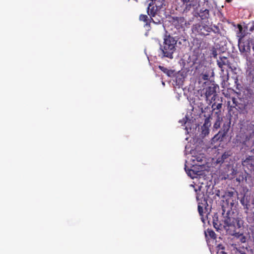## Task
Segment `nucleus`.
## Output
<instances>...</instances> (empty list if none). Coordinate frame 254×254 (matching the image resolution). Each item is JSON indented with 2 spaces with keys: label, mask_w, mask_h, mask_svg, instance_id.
I'll list each match as a JSON object with an SVG mask.
<instances>
[{
  "label": "nucleus",
  "mask_w": 254,
  "mask_h": 254,
  "mask_svg": "<svg viewBox=\"0 0 254 254\" xmlns=\"http://www.w3.org/2000/svg\"><path fill=\"white\" fill-rule=\"evenodd\" d=\"M238 30L236 31V36L238 38V47L241 54L247 62H251L250 57L251 46L250 44L254 42L251 33L248 32L244 29L243 26L239 24L237 25Z\"/></svg>",
  "instance_id": "f257e3e1"
},
{
  "label": "nucleus",
  "mask_w": 254,
  "mask_h": 254,
  "mask_svg": "<svg viewBox=\"0 0 254 254\" xmlns=\"http://www.w3.org/2000/svg\"><path fill=\"white\" fill-rule=\"evenodd\" d=\"M163 44L160 45V46L161 58L173 59V54L176 50L178 40L166 32L163 37Z\"/></svg>",
  "instance_id": "f03ea898"
},
{
  "label": "nucleus",
  "mask_w": 254,
  "mask_h": 254,
  "mask_svg": "<svg viewBox=\"0 0 254 254\" xmlns=\"http://www.w3.org/2000/svg\"><path fill=\"white\" fill-rule=\"evenodd\" d=\"M193 33L196 35L205 37L209 35L211 32V25L208 21L204 22L202 21L193 24L191 28Z\"/></svg>",
  "instance_id": "7ed1b4c3"
},
{
  "label": "nucleus",
  "mask_w": 254,
  "mask_h": 254,
  "mask_svg": "<svg viewBox=\"0 0 254 254\" xmlns=\"http://www.w3.org/2000/svg\"><path fill=\"white\" fill-rule=\"evenodd\" d=\"M233 104L230 105V102L227 103L229 110H232L233 108H235L240 113L245 114L246 111V107L247 103L243 98H236L232 97L231 98Z\"/></svg>",
  "instance_id": "20e7f679"
},
{
  "label": "nucleus",
  "mask_w": 254,
  "mask_h": 254,
  "mask_svg": "<svg viewBox=\"0 0 254 254\" xmlns=\"http://www.w3.org/2000/svg\"><path fill=\"white\" fill-rule=\"evenodd\" d=\"M222 221L223 223V227L225 230H228L230 227H237L239 228L241 226L240 220L238 218H236L230 216V210L227 211L226 215L223 216Z\"/></svg>",
  "instance_id": "39448f33"
},
{
  "label": "nucleus",
  "mask_w": 254,
  "mask_h": 254,
  "mask_svg": "<svg viewBox=\"0 0 254 254\" xmlns=\"http://www.w3.org/2000/svg\"><path fill=\"white\" fill-rule=\"evenodd\" d=\"M217 64L224 74L225 70H226V74H228V68L230 69L231 70L236 69L235 67L232 66L229 59L225 57H220L219 59L217 61Z\"/></svg>",
  "instance_id": "423d86ee"
},
{
  "label": "nucleus",
  "mask_w": 254,
  "mask_h": 254,
  "mask_svg": "<svg viewBox=\"0 0 254 254\" xmlns=\"http://www.w3.org/2000/svg\"><path fill=\"white\" fill-rule=\"evenodd\" d=\"M147 2H149L147 6V12L148 14L150 16L151 20L153 22L157 23L159 22H155L152 17H154L157 14V13L159 10L158 7L155 4V2L153 0H148Z\"/></svg>",
  "instance_id": "0eeeda50"
},
{
  "label": "nucleus",
  "mask_w": 254,
  "mask_h": 254,
  "mask_svg": "<svg viewBox=\"0 0 254 254\" xmlns=\"http://www.w3.org/2000/svg\"><path fill=\"white\" fill-rule=\"evenodd\" d=\"M230 122H226L224 123L223 127L221 130L216 134L214 137V139L216 140L222 141L224 137L228 133L230 128Z\"/></svg>",
  "instance_id": "6e6552de"
},
{
  "label": "nucleus",
  "mask_w": 254,
  "mask_h": 254,
  "mask_svg": "<svg viewBox=\"0 0 254 254\" xmlns=\"http://www.w3.org/2000/svg\"><path fill=\"white\" fill-rule=\"evenodd\" d=\"M237 195V192L236 191H226L225 193L224 197L226 198V201L227 202L228 205H229L230 209L233 207L236 198L234 197L235 195Z\"/></svg>",
  "instance_id": "1a4fd4ad"
},
{
  "label": "nucleus",
  "mask_w": 254,
  "mask_h": 254,
  "mask_svg": "<svg viewBox=\"0 0 254 254\" xmlns=\"http://www.w3.org/2000/svg\"><path fill=\"white\" fill-rule=\"evenodd\" d=\"M242 165L245 168L251 172L254 171V156H249L242 161Z\"/></svg>",
  "instance_id": "9d476101"
},
{
  "label": "nucleus",
  "mask_w": 254,
  "mask_h": 254,
  "mask_svg": "<svg viewBox=\"0 0 254 254\" xmlns=\"http://www.w3.org/2000/svg\"><path fill=\"white\" fill-rule=\"evenodd\" d=\"M216 95V92L214 87L209 86L206 88L205 97L207 101L209 100L212 102L215 100V97Z\"/></svg>",
  "instance_id": "9b49d317"
},
{
  "label": "nucleus",
  "mask_w": 254,
  "mask_h": 254,
  "mask_svg": "<svg viewBox=\"0 0 254 254\" xmlns=\"http://www.w3.org/2000/svg\"><path fill=\"white\" fill-rule=\"evenodd\" d=\"M226 173L227 178L230 179H233L236 177V175L239 173V172L236 166L229 165L228 166Z\"/></svg>",
  "instance_id": "f8f14e48"
},
{
  "label": "nucleus",
  "mask_w": 254,
  "mask_h": 254,
  "mask_svg": "<svg viewBox=\"0 0 254 254\" xmlns=\"http://www.w3.org/2000/svg\"><path fill=\"white\" fill-rule=\"evenodd\" d=\"M247 79L251 84L254 83V66L248 65L246 69Z\"/></svg>",
  "instance_id": "ddd939ff"
},
{
  "label": "nucleus",
  "mask_w": 254,
  "mask_h": 254,
  "mask_svg": "<svg viewBox=\"0 0 254 254\" xmlns=\"http://www.w3.org/2000/svg\"><path fill=\"white\" fill-rule=\"evenodd\" d=\"M197 14L202 20L208 19L210 16L209 10L204 7L201 8Z\"/></svg>",
  "instance_id": "4468645a"
},
{
  "label": "nucleus",
  "mask_w": 254,
  "mask_h": 254,
  "mask_svg": "<svg viewBox=\"0 0 254 254\" xmlns=\"http://www.w3.org/2000/svg\"><path fill=\"white\" fill-rule=\"evenodd\" d=\"M184 4H186V9L190 10L191 7H192L193 9L196 7L197 4V0H181Z\"/></svg>",
  "instance_id": "2eb2a0df"
},
{
  "label": "nucleus",
  "mask_w": 254,
  "mask_h": 254,
  "mask_svg": "<svg viewBox=\"0 0 254 254\" xmlns=\"http://www.w3.org/2000/svg\"><path fill=\"white\" fill-rule=\"evenodd\" d=\"M230 156V154L229 152H224L221 157H219L217 159V163L219 164H222L227 161V160Z\"/></svg>",
  "instance_id": "dca6fc26"
},
{
  "label": "nucleus",
  "mask_w": 254,
  "mask_h": 254,
  "mask_svg": "<svg viewBox=\"0 0 254 254\" xmlns=\"http://www.w3.org/2000/svg\"><path fill=\"white\" fill-rule=\"evenodd\" d=\"M213 227L217 231L221 230L222 228L223 227V225L218 220L217 216L213 217Z\"/></svg>",
  "instance_id": "f3484780"
},
{
  "label": "nucleus",
  "mask_w": 254,
  "mask_h": 254,
  "mask_svg": "<svg viewBox=\"0 0 254 254\" xmlns=\"http://www.w3.org/2000/svg\"><path fill=\"white\" fill-rule=\"evenodd\" d=\"M241 204L243 206L244 209L245 210V213H248L249 210V201L245 196H243L240 200Z\"/></svg>",
  "instance_id": "a211bd4d"
},
{
  "label": "nucleus",
  "mask_w": 254,
  "mask_h": 254,
  "mask_svg": "<svg viewBox=\"0 0 254 254\" xmlns=\"http://www.w3.org/2000/svg\"><path fill=\"white\" fill-rule=\"evenodd\" d=\"M222 104L221 103H218L217 104L215 103H214L212 105V108L213 109V111H215L216 110H217V111L215 112V114H217V115L219 116L221 113L220 109L222 108Z\"/></svg>",
  "instance_id": "6ab92c4d"
},
{
  "label": "nucleus",
  "mask_w": 254,
  "mask_h": 254,
  "mask_svg": "<svg viewBox=\"0 0 254 254\" xmlns=\"http://www.w3.org/2000/svg\"><path fill=\"white\" fill-rule=\"evenodd\" d=\"M205 234L206 237L209 236L213 239H216V235L212 229H207V231L205 232Z\"/></svg>",
  "instance_id": "aec40b11"
},
{
  "label": "nucleus",
  "mask_w": 254,
  "mask_h": 254,
  "mask_svg": "<svg viewBox=\"0 0 254 254\" xmlns=\"http://www.w3.org/2000/svg\"><path fill=\"white\" fill-rule=\"evenodd\" d=\"M193 161H196L197 162L201 163L203 161V159H204V154H199L198 155L193 156Z\"/></svg>",
  "instance_id": "412c9836"
},
{
  "label": "nucleus",
  "mask_w": 254,
  "mask_h": 254,
  "mask_svg": "<svg viewBox=\"0 0 254 254\" xmlns=\"http://www.w3.org/2000/svg\"><path fill=\"white\" fill-rule=\"evenodd\" d=\"M222 121V118L220 117L219 115H217L216 121L213 125L214 128L215 129L220 128Z\"/></svg>",
  "instance_id": "4be33fe9"
},
{
  "label": "nucleus",
  "mask_w": 254,
  "mask_h": 254,
  "mask_svg": "<svg viewBox=\"0 0 254 254\" xmlns=\"http://www.w3.org/2000/svg\"><path fill=\"white\" fill-rule=\"evenodd\" d=\"M209 127L202 126L201 127V134L203 136H205L209 133Z\"/></svg>",
  "instance_id": "5701e85b"
},
{
  "label": "nucleus",
  "mask_w": 254,
  "mask_h": 254,
  "mask_svg": "<svg viewBox=\"0 0 254 254\" xmlns=\"http://www.w3.org/2000/svg\"><path fill=\"white\" fill-rule=\"evenodd\" d=\"M139 20L140 21H142L146 23V24H147L148 23V18L147 15L145 14H140L139 16Z\"/></svg>",
  "instance_id": "b1692460"
},
{
  "label": "nucleus",
  "mask_w": 254,
  "mask_h": 254,
  "mask_svg": "<svg viewBox=\"0 0 254 254\" xmlns=\"http://www.w3.org/2000/svg\"><path fill=\"white\" fill-rule=\"evenodd\" d=\"M210 115H208V117H206L205 119L204 123L202 126L209 127L211 126L210 123Z\"/></svg>",
  "instance_id": "393cba45"
},
{
  "label": "nucleus",
  "mask_w": 254,
  "mask_h": 254,
  "mask_svg": "<svg viewBox=\"0 0 254 254\" xmlns=\"http://www.w3.org/2000/svg\"><path fill=\"white\" fill-rule=\"evenodd\" d=\"M211 29H212L211 32H213L215 34H220V29L217 26L214 25L212 27L211 26Z\"/></svg>",
  "instance_id": "a878e982"
},
{
  "label": "nucleus",
  "mask_w": 254,
  "mask_h": 254,
  "mask_svg": "<svg viewBox=\"0 0 254 254\" xmlns=\"http://www.w3.org/2000/svg\"><path fill=\"white\" fill-rule=\"evenodd\" d=\"M245 179L246 180H247L246 177L244 176V175H243V173H241V174H239V177L236 178V181H237V182H238L240 183L243 182Z\"/></svg>",
  "instance_id": "bb28decb"
},
{
  "label": "nucleus",
  "mask_w": 254,
  "mask_h": 254,
  "mask_svg": "<svg viewBox=\"0 0 254 254\" xmlns=\"http://www.w3.org/2000/svg\"><path fill=\"white\" fill-rule=\"evenodd\" d=\"M158 68L162 71H163L164 73H166L168 75H169V70L165 67L163 66H161V65H159L158 66Z\"/></svg>",
  "instance_id": "cd10ccee"
},
{
  "label": "nucleus",
  "mask_w": 254,
  "mask_h": 254,
  "mask_svg": "<svg viewBox=\"0 0 254 254\" xmlns=\"http://www.w3.org/2000/svg\"><path fill=\"white\" fill-rule=\"evenodd\" d=\"M198 211L199 212V215L201 217H203V207L200 205V202L198 203Z\"/></svg>",
  "instance_id": "c85d7f7f"
},
{
  "label": "nucleus",
  "mask_w": 254,
  "mask_h": 254,
  "mask_svg": "<svg viewBox=\"0 0 254 254\" xmlns=\"http://www.w3.org/2000/svg\"><path fill=\"white\" fill-rule=\"evenodd\" d=\"M238 82H239L238 79L237 78H236L235 79V83L236 85V88L237 90H240L241 88H242V86L240 83H238Z\"/></svg>",
  "instance_id": "c756f323"
},
{
  "label": "nucleus",
  "mask_w": 254,
  "mask_h": 254,
  "mask_svg": "<svg viewBox=\"0 0 254 254\" xmlns=\"http://www.w3.org/2000/svg\"><path fill=\"white\" fill-rule=\"evenodd\" d=\"M240 241L242 243L246 242V238L243 234H241L240 236Z\"/></svg>",
  "instance_id": "7c9ffc66"
},
{
  "label": "nucleus",
  "mask_w": 254,
  "mask_h": 254,
  "mask_svg": "<svg viewBox=\"0 0 254 254\" xmlns=\"http://www.w3.org/2000/svg\"><path fill=\"white\" fill-rule=\"evenodd\" d=\"M217 248L218 250H224L225 249L224 246L222 244H218L217 246Z\"/></svg>",
  "instance_id": "2f4dec72"
},
{
  "label": "nucleus",
  "mask_w": 254,
  "mask_h": 254,
  "mask_svg": "<svg viewBox=\"0 0 254 254\" xmlns=\"http://www.w3.org/2000/svg\"><path fill=\"white\" fill-rule=\"evenodd\" d=\"M212 55H213V57L214 58H216L217 56V51L215 49H214L213 51H212Z\"/></svg>",
  "instance_id": "473e14b6"
},
{
  "label": "nucleus",
  "mask_w": 254,
  "mask_h": 254,
  "mask_svg": "<svg viewBox=\"0 0 254 254\" xmlns=\"http://www.w3.org/2000/svg\"><path fill=\"white\" fill-rule=\"evenodd\" d=\"M202 78H203V79H204V80L207 79V78H208V75H206V74H204V75H203V77H202Z\"/></svg>",
  "instance_id": "72a5a7b5"
},
{
  "label": "nucleus",
  "mask_w": 254,
  "mask_h": 254,
  "mask_svg": "<svg viewBox=\"0 0 254 254\" xmlns=\"http://www.w3.org/2000/svg\"><path fill=\"white\" fill-rule=\"evenodd\" d=\"M200 196V194H197L196 199L198 200L199 199V197Z\"/></svg>",
  "instance_id": "f704fd0d"
},
{
  "label": "nucleus",
  "mask_w": 254,
  "mask_h": 254,
  "mask_svg": "<svg viewBox=\"0 0 254 254\" xmlns=\"http://www.w3.org/2000/svg\"><path fill=\"white\" fill-rule=\"evenodd\" d=\"M239 253H240V254H247L245 252L242 251H240Z\"/></svg>",
  "instance_id": "c9c22d12"
},
{
  "label": "nucleus",
  "mask_w": 254,
  "mask_h": 254,
  "mask_svg": "<svg viewBox=\"0 0 254 254\" xmlns=\"http://www.w3.org/2000/svg\"><path fill=\"white\" fill-rule=\"evenodd\" d=\"M252 49H253V51L254 52L253 54V57H254V46L253 47Z\"/></svg>",
  "instance_id": "e433bc0d"
},
{
  "label": "nucleus",
  "mask_w": 254,
  "mask_h": 254,
  "mask_svg": "<svg viewBox=\"0 0 254 254\" xmlns=\"http://www.w3.org/2000/svg\"><path fill=\"white\" fill-rule=\"evenodd\" d=\"M220 254H227L226 252H225L224 251H222L220 252Z\"/></svg>",
  "instance_id": "4c0bfd02"
},
{
  "label": "nucleus",
  "mask_w": 254,
  "mask_h": 254,
  "mask_svg": "<svg viewBox=\"0 0 254 254\" xmlns=\"http://www.w3.org/2000/svg\"><path fill=\"white\" fill-rule=\"evenodd\" d=\"M235 93H236L238 95H240L241 94V93H240V92H235Z\"/></svg>",
  "instance_id": "58836bf2"
},
{
  "label": "nucleus",
  "mask_w": 254,
  "mask_h": 254,
  "mask_svg": "<svg viewBox=\"0 0 254 254\" xmlns=\"http://www.w3.org/2000/svg\"><path fill=\"white\" fill-rule=\"evenodd\" d=\"M226 1L227 2H230L232 0H226Z\"/></svg>",
  "instance_id": "ea45409f"
},
{
  "label": "nucleus",
  "mask_w": 254,
  "mask_h": 254,
  "mask_svg": "<svg viewBox=\"0 0 254 254\" xmlns=\"http://www.w3.org/2000/svg\"><path fill=\"white\" fill-rule=\"evenodd\" d=\"M223 212L222 213L223 215H224L225 210L223 209Z\"/></svg>",
  "instance_id": "a19ab883"
},
{
  "label": "nucleus",
  "mask_w": 254,
  "mask_h": 254,
  "mask_svg": "<svg viewBox=\"0 0 254 254\" xmlns=\"http://www.w3.org/2000/svg\"><path fill=\"white\" fill-rule=\"evenodd\" d=\"M252 151L254 153V148L252 150Z\"/></svg>",
  "instance_id": "79ce46f5"
},
{
  "label": "nucleus",
  "mask_w": 254,
  "mask_h": 254,
  "mask_svg": "<svg viewBox=\"0 0 254 254\" xmlns=\"http://www.w3.org/2000/svg\"><path fill=\"white\" fill-rule=\"evenodd\" d=\"M203 201H205V198H203Z\"/></svg>",
  "instance_id": "37998d69"
}]
</instances>
